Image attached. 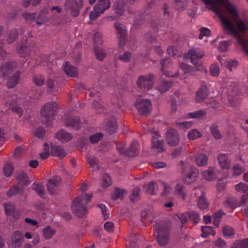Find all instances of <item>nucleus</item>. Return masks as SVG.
Instances as JSON below:
<instances>
[{
    "mask_svg": "<svg viewBox=\"0 0 248 248\" xmlns=\"http://www.w3.org/2000/svg\"><path fill=\"white\" fill-rule=\"evenodd\" d=\"M219 18L226 33L237 38L238 42L248 56V41H245L241 37V33L248 31V25L239 17L236 7L230 3L225 9V13Z\"/></svg>",
    "mask_w": 248,
    "mask_h": 248,
    "instance_id": "obj_1",
    "label": "nucleus"
},
{
    "mask_svg": "<svg viewBox=\"0 0 248 248\" xmlns=\"http://www.w3.org/2000/svg\"><path fill=\"white\" fill-rule=\"evenodd\" d=\"M92 198V194H82L75 198L71 204L73 213L78 217H83L87 212V204Z\"/></svg>",
    "mask_w": 248,
    "mask_h": 248,
    "instance_id": "obj_2",
    "label": "nucleus"
},
{
    "mask_svg": "<svg viewBox=\"0 0 248 248\" xmlns=\"http://www.w3.org/2000/svg\"><path fill=\"white\" fill-rule=\"evenodd\" d=\"M154 234L158 244L164 246L169 243L170 233V225L165 222H158L154 225Z\"/></svg>",
    "mask_w": 248,
    "mask_h": 248,
    "instance_id": "obj_3",
    "label": "nucleus"
},
{
    "mask_svg": "<svg viewBox=\"0 0 248 248\" xmlns=\"http://www.w3.org/2000/svg\"><path fill=\"white\" fill-rule=\"evenodd\" d=\"M57 108V104L55 102H48L44 105L41 109L43 121L47 123L52 122L54 119Z\"/></svg>",
    "mask_w": 248,
    "mask_h": 248,
    "instance_id": "obj_4",
    "label": "nucleus"
},
{
    "mask_svg": "<svg viewBox=\"0 0 248 248\" xmlns=\"http://www.w3.org/2000/svg\"><path fill=\"white\" fill-rule=\"evenodd\" d=\"M155 80V76L152 73L139 77L136 83L138 87L142 92H146L152 89Z\"/></svg>",
    "mask_w": 248,
    "mask_h": 248,
    "instance_id": "obj_5",
    "label": "nucleus"
},
{
    "mask_svg": "<svg viewBox=\"0 0 248 248\" xmlns=\"http://www.w3.org/2000/svg\"><path fill=\"white\" fill-rule=\"evenodd\" d=\"M205 4L211 5L212 11L219 17L225 13V10L230 3L228 0H202Z\"/></svg>",
    "mask_w": 248,
    "mask_h": 248,
    "instance_id": "obj_6",
    "label": "nucleus"
},
{
    "mask_svg": "<svg viewBox=\"0 0 248 248\" xmlns=\"http://www.w3.org/2000/svg\"><path fill=\"white\" fill-rule=\"evenodd\" d=\"M83 6L82 0H66L64 9L73 16H78Z\"/></svg>",
    "mask_w": 248,
    "mask_h": 248,
    "instance_id": "obj_7",
    "label": "nucleus"
},
{
    "mask_svg": "<svg viewBox=\"0 0 248 248\" xmlns=\"http://www.w3.org/2000/svg\"><path fill=\"white\" fill-rule=\"evenodd\" d=\"M135 106L142 115H148L152 110V104L148 99H138L135 103Z\"/></svg>",
    "mask_w": 248,
    "mask_h": 248,
    "instance_id": "obj_8",
    "label": "nucleus"
},
{
    "mask_svg": "<svg viewBox=\"0 0 248 248\" xmlns=\"http://www.w3.org/2000/svg\"><path fill=\"white\" fill-rule=\"evenodd\" d=\"M204 56L203 51L200 48H194L190 49L187 54L184 55V58L190 59V62L193 64L198 63L199 61Z\"/></svg>",
    "mask_w": 248,
    "mask_h": 248,
    "instance_id": "obj_9",
    "label": "nucleus"
},
{
    "mask_svg": "<svg viewBox=\"0 0 248 248\" xmlns=\"http://www.w3.org/2000/svg\"><path fill=\"white\" fill-rule=\"evenodd\" d=\"M150 133L152 134L151 138L152 147L158 153L164 151V141L159 139L160 135L159 133L153 130H151Z\"/></svg>",
    "mask_w": 248,
    "mask_h": 248,
    "instance_id": "obj_10",
    "label": "nucleus"
},
{
    "mask_svg": "<svg viewBox=\"0 0 248 248\" xmlns=\"http://www.w3.org/2000/svg\"><path fill=\"white\" fill-rule=\"evenodd\" d=\"M166 141L171 146H176L179 143L180 137L178 132L174 129L168 130L166 134Z\"/></svg>",
    "mask_w": 248,
    "mask_h": 248,
    "instance_id": "obj_11",
    "label": "nucleus"
},
{
    "mask_svg": "<svg viewBox=\"0 0 248 248\" xmlns=\"http://www.w3.org/2000/svg\"><path fill=\"white\" fill-rule=\"evenodd\" d=\"M24 240V236L21 232L16 231L11 238V245L13 248H20Z\"/></svg>",
    "mask_w": 248,
    "mask_h": 248,
    "instance_id": "obj_12",
    "label": "nucleus"
},
{
    "mask_svg": "<svg viewBox=\"0 0 248 248\" xmlns=\"http://www.w3.org/2000/svg\"><path fill=\"white\" fill-rule=\"evenodd\" d=\"M209 91L205 84H202L200 88L196 91L195 100L198 103H202L208 97Z\"/></svg>",
    "mask_w": 248,
    "mask_h": 248,
    "instance_id": "obj_13",
    "label": "nucleus"
},
{
    "mask_svg": "<svg viewBox=\"0 0 248 248\" xmlns=\"http://www.w3.org/2000/svg\"><path fill=\"white\" fill-rule=\"evenodd\" d=\"M66 127H71L76 130H79L81 128V122L78 116L70 117L64 121Z\"/></svg>",
    "mask_w": 248,
    "mask_h": 248,
    "instance_id": "obj_14",
    "label": "nucleus"
},
{
    "mask_svg": "<svg viewBox=\"0 0 248 248\" xmlns=\"http://www.w3.org/2000/svg\"><path fill=\"white\" fill-rule=\"evenodd\" d=\"M24 37L23 38L22 43L17 45L16 50L21 57H25L27 56L31 49V44L28 45L27 42L23 43Z\"/></svg>",
    "mask_w": 248,
    "mask_h": 248,
    "instance_id": "obj_15",
    "label": "nucleus"
},
{
    "mask_svg": "<svg viewBox=\"0 0 248 248\" xmlns=\"http://www.w3.org/2000/svg\"><path fill=\"white\" fill-rule=\"evenodd\" d=\"M114 27L117 30L118 37L119 39V46L122 47L125 43V31L123 29V25L119 22L115 23Z\"/></svg>",
    "mask_w": 248,
    "mask_h": 248,
    "instance_id": "obj_16",
    "label": "nucleus"
},
{
    "mask_svg": "<svg viewBox=\"0 0 248 248\" xmlns=\"http://www.w3.org/2000/svg\"><path fill=\"white\" fill-rule=\"evenodd\" d=\"M129 0H118L114 6L115 13L122 16L125 13Z\"/></svg>",
    "mask_w": 248,
    "mask_h": 248,
    "instance_id": "obj_17",
    "label": "nucleus"
},
{
    "mask_svg": "<svg viewBox=\"0 0 248 248\" xmlns=\"http://www.w3.org/2000/svg\"><path fill=\"white\" fill-rule=\"evenodd\" d=\"M218 164L222 169H229L231 167V160L227 154L219 153L217 156Z\"/></svg>",
    "mask_w": 248,
    "mask_h": 248,
    "instance_id": "obj_18",
    "label": "nucleus"
},
{
    "mask_svg": "<svg viewBox=\"0 0 248 248\" xmlns=\"http://www.w3.org/2000/svg\"><path fill=\"white\" fill-rule=\"evenodd\" d=\"M60 179L59 177L55 176L48 181L47 187L50 194L52 195L55 193L59 185Z\"/></svg>",
    "mask_w": 248,
    "mask_h": 248,
    "instance_id": "obj_19",
    "label": "nucleus"
},
{
    "mask_svg": "<svg viewBox=\"0 0 248 248\" xmlns=\"http://www.w3.org/2000/svg\"><path fill=\"white\" fill-rule=\"evenodd\" d=\"M174 193L177 197L185 200L187 197V191L182 183H178L175 186Z\"/></svg>",
    "mask_w": 248,
    "mask_h": 248,
    "instance_id": "obj_20",
    "label": "nucleus"
},
{
    "mask_svg": "<svg viewBox=\"0 0 248 248\" xmlns=\"http://www.w3.org/2000/svg\"><path fill=\"white\" fill-rule=\"evenodd\" d=\"M48 12L46 9H43L38 14L36 17L35 24L38 26H41L46 22L49 20L48 16Z\"/></svg>",
    "mask_w": 248,
    "mask_h": 248,
    "instance_id": "obj_21",
    "label": "nucleus"
},
{
    "mask_svg": "<svg viewBox=\"0 0 248 248\" xmlns=\"http://www.w3.org/2000/svg\"><path fill=\"white\" fill-rule=\"evenodd\" d=\"M55 137L62 142H67L73 138L71 134L68 133L62 129L60 130L55 134Z\"/></svg>",
    "mask_w": 248,
    "mask_h": 248,
    "instance_id": "obj_22",
    "label": "nucleus"
},
{
    "mask_svg": "<svg viewBox=\"0 0 248 248\" xmlns=\"http://www.w3.org/2000/svg\"><path fill=\"white\" fill-rule=\"evenodd\" d=\"M223 205L225 207L231 209H234L240 206L239 201L234 197H227L223 202Z\"/></svg>",
    "mask_w": 248,
    "mask_h": 248,
    "instance_id": "obj_23",
    "label": "nucleus"
},
{
    "mask_svg": "<svg viewBox=\"0 0 248 248\" xmlns=\"http://www.w3.org/2000/svg\"><path fill=\"white\" fill-rule=\"evenodd\" d=\"M139 144L136 141H133L129 148L125 151V155L128 156L134 157L139 153Z\"/></svg>",
    "mask_w": 248,
    "mask_h": 248,
    "instance_id": "obj_24",
    "label": "nucleus"
},
{
    "mask_svg": "<svg viewBox=\"0 0 248 248\" xmlns=\"http://www.w3.org/2000/svg\"><path fill=\"white\" fill-rule=\"evenodd\" d=\"M65 74L69 77H77L78 75L77 68L73 65H70L68 62H66L63 67Z\"/></svg>",
    "mask_w": 248,
    "mask_h": 248,
    "instance_id": "obj_25",
    "label": "nucleus"
},
{
    "mask_svg": "<svg viewBox=\"0 0 248 248\" xmlns=\"http://www.w3.org/2000/svg\"><path fill=\"white\" fill-rule=\"evenodd\" d=\"M16 67V63L13 62H7L1 66V71L3 76L11 74Z\"/></svg>",
    "mask_w": 248,
    "mask_h": 248,
    "instance_id": "obj_26",
    "label": "nucleus"
},
{
    "mask_svg": "<svg viewBox=\"0 0 248 248\" xmlns=\"http://www.w3.org/2000/svg\"><path fill=\"white\" fill-rule=\"evenodd\" d=\"M32 189L35 191L37 195L41 198H43L46 193V190L42 183L34 182L31 185Z\"/></svg>",
    "mask_w": 248,
    "mask_h": 248,
    "instance_id": "obj_27",
    "label": "nucleus"
},
{
    "mask_svg": "<svg viewBox=\"0 0 248 248\" xmlns=\"http://www.w3.org/2000/svg\"><path fill=\"white\" fill-rule=\"evenodd\" d=\"M51 155L54 156H58L60 159L63 158L66 153L60 146L51 145Z\"/></svg>",
    "mask_w": 248,
    "mask_h": 248,
    "instance_id": "obj_28",
    "label": "nucleus"
},
{
    "mask_svg": "<svg viewBox=\"0 0 248 248\" xmlns=\"http://www.w3.org/2000/svg\"><path fill=\"white\" fill-rule=\"evenodd\" d=\"M117 128V123L114 119L109 120L106 125V130L109 134L115 133Z\"/></svg>",
    "mask_w": 248,
    "mask_h": 248,
    "instance_id": "obj_29",
    "label": "nucleus"
},
{
    "mask_svg": "<svg viewBox=\"0 0 248 248\" xmlns=\"http://www.w3.org/2000/svg\"><path fill=\"white\" fill-rule=\"evenodd\" d=\"M20 72L16 71L9 78L7 85L9 88H14L18 83L20 78Z\"/></svg>",
    "mask_w": 248,
    "mask_h": 248,
    "instance_id": "obj_30",
    "label": "nucleus"
},
{
    "mask_svg": "<svg viewBox=\"0 0 248 248\" xmlns=\"http://www.w3.org/2000/svg\"><path fill=\"white\" fill-rule=\"evenodd\" d=\"M18 36V31L15 29H12L7 32L6 39V42L9 44L13 43L17 39Z\"/></svg>",
    "mask_w": 248,
    "mask_h": 248,
    "instance_id": "obj_31",
    "label": "nucleus"
},
{
    "mask_svg": "<svg viewBox=\"0 0 248 248\" xmlns=\"http://www.w3.org/2000/svg\"><path fill=\"white\" fill-rule=\"evenodd\" d=\"M110 6L109 0H99L94 6L95 9L99 10L102 14Z\"/></svg>",
    "mask_w": 248,
    "mask_h": 248,
    "instance_id": "obj_32",
    "label": "nucleus"
},
{
    "mask_svg": "<svg viewBox=\"0 0 248 248\" xmlns=\"http://www.w3.org/2000/svg\"><path fill=\"white\" fill-rule=\"evenodd\" d=\"M157 186V184L155 182L151 181L148 184L145 185L144 188L146 192L150 194L155 195Z\"/></svg>",
    "mask_w": 248,
    "mask_h": 248,
    "instance_id": "obj_33",
    "label": "nucleus"
},
{
    "mask_svg": "<svg viewBox=\"0 0 248 248\" xmlns=\"http://www.w3.org/2000/svg\"><path fill=\"white\" fill-rule=\"evenodd\" d=\"M188 172L186 174V178L189 179V183L194 181L198 175V170L193 166L188 167Z\"/></svg>",
    "mask_w": 248,
    "mask_h": 248,
    "instance_id": "obj_34",
    "label": "nucleus"
},
{
    "mask_svg": "<svg viewBox=\"0 0 248 248\" xmlns=\"http://www.w3.org/2000/svg\"><path fill=\"white\" fill-rule=\"evenodd\" d=\"M170 59L169 58H166L161 60L160 61V63L161 65V70L164 75L167 77H169L170 75L166 69H168L170 65Z\"/></svg>",
    "mask_w": 248,
    "mask_h": 248,
    "instance_id": "obj_35",
    "label": "nucleus"
},
{
    "mask_svg": "<svg viewBox=\"0 0 248 248\" xmlns=\"http://www.w3.org/2000/svg\"><path fill=\"white\" fill-rule=\"evenodd\" d=\"M208 157L204 154H200L195 156V161L199 167L204 166L207 164Z\"/></svg>",
    "mask_w": 248,
    "mask_h": 248,
    "instance_id": "obj_36",
    "label": "nucleus"
},
{
    "mask_svg": "<svg viewBox=\"0 0 248 248\" xmlns=\"http://www.w3.org/2000/svg\"><path fill=\"white\" fill-rule=\"evenodd\" d=\"M197 190H199L201 192V196L197 202L198 206L202 210H205L207 208L208 204L205 200L204 193L199 188H197Z\"/></svg>",
    "mask_w": 248,
    "mask_h": 248,
    "instance_id": "obj_37",
    "label": "nucleus"
},
{
    "mask_svg": "<svg viewBox=\"0 0 248 248\" xmlns=\"http://www.w3.org/2000/svg\"><path fill=\"white\" fill-rule=\"evenodd\" d=\"M94 51L96 59L99 61H103L106 55V51L102 47L94 46H93Z\"/></svg>",
    "mask_w": 248,
    "mask_h": 248,
    "instance_id": "obj_38",
    "label": "nucleus"
},
{
    "mask_svg": "<svg viewBox=\"0 0 248 248\" xmlns=\"http://www.w3.org/2000/svg\"><path fill=\"white\" fill-rule=\"evenodd\" d=\"M203 178L207 181H211L216 178L214 173V168L209 167L208 170H205L202 173Z\"/></svg>",
    "mask_w": 248,
    "mask_h": 248,
    "instance_id": "obj_39",
    "label": "nucleus"
},
{
    "mask_svg": "<svg viewBox=\"0 0 248 248\" xmlns=\"http://www.w3.org/2000/svg\"><path fill=\"white\" fill-rule=\"evenodd\" d=\"M171 86V82L165 80H162L157 87L159 92L161 93L167 92Z\"/></svg>",
    "mask_w": 248,
    "mask_h": 248,
    "instance_id": "obj_40",
    "label": "nucleus"
},
{
    "mask_svg": "<svg viewBox=\"0 0 248 248\" xmlns=\"http://www.w3.org/2000/svg\"><path fill=\"white\" fill-rule=\"evenodd\" d=\"M43 236L46 240L51 239L55 233V230L49 226H46L43 229Z\"/></svg>",
    "mask_w": 248,
    "mask_h": 248,
    "instance_id": "obj_41",
    "label": "nucleus"
},
{
    "mask_svg": "<svg viewBox=\"0 0 248 248\" xmlns=\"http://www.w3.org/2000/svg\"><path fill=\"white\" fill-rule=\"evenodd\" d=\"M22 16L30 24H31L34 21H36V14L35 13L25 12L23 13Z\"/></svg>",
    "mask_w": 248,
    "mask_h": 248,
    "instance_id": "obj_42",
    "label": "nucleus"
},
{
    "mask_svg": "<svg viewBox=\"0 0 248 248\" xmlns=\"http://www.w3.org/2000/svg\"><path fill=\"white\" fill-rule=\"evenodd\" d=\"M175 7L179 11H183L187 7V0H174Z\"/></svg>",
    "mask_w": 248,
    "mask_h": 248,
    "instance_id": "obj_43",
    "label": "nucleus"
},
{
    "mask_svg": "<svg viewBox=\"0 0 248 248\" xmlns=\"http://www.w3.org/2000/svg\"><path fill=\"white\" fill-rule=\"evenodd\" d=\"M141 216L142 218L147 219L151 222L152 221L155 217V215L150 210H143L141 213Z\"/></svg>",
    "mask_w": 248,
    "mask_h": 248,
    "instance_id": "obj_44",
    "label": "nucleus"
},
{
    "mask_svg": "<svg viewBox=\"0 0 248 248\" xmlns=\"http://www.w3.org/2000/svg\"><path fill=\"white\" fill-rule=\"evenodd\" d=\"M206 114L205 110H198L193 112H190L188 114V116L192 118L200 119L204 117Z\"/></svg>",
    "mask_w": 248,
    "mask_h": 248,
    "instance_id": "obj_45",
    "label": "nucleus"
},
{
    "mask_svg": "<svg viewBox=\"0 0 248 248\" xmlns=\"http://www.w3.org/2000/svg\"><path fill=\"white\" fill-rule=\"evenodd\" d=\"M125 192L124 189L116 188L111 193V197L113 200H117L119 198H122Z\"/></svg>",
    "mask_w": 248,
    "mask_h": 248,
    "instance_id": "obj_46",
    "label": "nucleus"
},
{
    "mask_svg": "<svg viewBox=\"0 0 248 248\" xmlns=\"http://www.w3.org/2000/svg\"><path fill=\"white\" fill-rule=\"evenodd\" d=\"M16 178L20 182H22L25 185H27L29 184V177L28 175L24 172L19 173L17 175Z\"/></svg>",
    "mask_w": 248,
    "mask_h": 248,
    "instance_id": "obj_47",
    "label": "nucleus"
},
{
    "mask_svg": "<svg viewBox=\"0 0 248 248\" xmlns=\"http://www.w3.org/2000/svg\"><path fill=\"white\" fill-rule=\"evenodd\" d=\"M112 181L109 175L104 174L101 180V186L103 187H107L111 185Z\"/></svg>",
    "mask_w": 248,
    "mask_h": 248,
    "instance_id": "obj_48",
    "label": "nucleus"
},
{
    "mask_svg": "<svg viewBox=\"0 0 248 248\" xmlns=\"http://www.w3.org/2000/svg\"><path fill=\"white\" fill-rule=\"evenodd\" d=\"M140 189L139 187H136L132 191L130 199L132 202L138 201L140 198Z\"/></svg>",
    "mask_w": 248,
    "mask_h": 248,
    "instance_id": "obj_49",
    "label": "nucleus"
},
{
    "mask_svg": "<svg viewBox=\"0 0 248 248\" xmlns=\"http://www.w3.org/2000/svg\"><path fill=\"white\" fill-rule=\"evenodd\" d=\"M93 46H98L103 44V40L102 34L99 32L94 33L93 37Z\"/></svg>",
    "mask_w": 248,
    "mask_h": 248,
    "instance_id": "obj_50",
    "label": "nucleus"
},
{
    "mask_svg": "<svg viewBox=\"0 0 248 248\" xmlns=\"http://www.w3.org/2000/svg\"><path fill=\"white\" fill-rule=\"evenodd\" d=\"M202 136L201 133L196 129H192L188 132L187 137L190 140H194Z\"/></svg>",
    "mask_w": 248,
    "mask_h": 248,
    "instance_id": "obj_51",
    "label": "nucleus"
},
{
    "mask_svg": "<svg viewBox=\"0 0 248 248\" xmlns=\"http://www.w3.org/2000/svg\"><path fill=\"white\" fill-rule=\"evenodd\" d=\"M210 131L212 135L217 140H219L221 138L222 136L218 129L217 126L216 125L213 124L210 127Z\"/></svg>",
    "mask_w": 248,
    "mask_h": 248,
    "instance_id": "obj_52",
    "label": "nucleus"
},
{
    "mask_svg": "<svg viewBox=\"0 0 248 248\" xmlns=\"http://www.w3.org/2000/svg\"><path fill=\"white\" fill-rule=\"evenodd\" d=\"M224 215L225 213L222 211V210H220L215 213L213 217L214 219V224L215 226L217 227L218 226L220 218H222L223 216Z\"/></svg>",
    "mask_w": 248,
    "mask_h": 248,
    "instance_id": "obj_53",
    "label": "nucleus"
},
{
    "mask_svg": "<svg viewBox=\"0 0 248 248\" xmlns=\"http://www.w3.org/2000/svg\"><path fill=\"white\" fill-rule=\"evenodd\" d=\"M160 186L163 188V191L161 195L163 196H166L171 191V189L169 185L163 182L160 183Z\"/></svg>",
    "mask_w": 248,
    "mask_h": 248,
    "instance_id": "obj_54",
    "label": "nucleus"
},
{
    "mask_svg": "<svg viewBox=\"0 0 248 248\" xmlns=\"http://www.w3.org/2000/svg\"><path fill=\"white\" fill-rule=\"evenodd\" d=\"M189 166L187 162L183 160H181L178 165V169L182 173L186 172Z\"/></svg>",
    "mask_w": 248,
    "mask_h": 248,
    "instance_id": "obj_55",
    "label": "nucleus"
},
{
    "mask_svg": "<svg viewBox=\"0 0 248 248\" xmlns=\"http://www.w3.org/2000/svg\"><path fill=\"white\" fill-rule=\"evenodd\" d=\"M188 212H185L178 215V217L182 223V228L187 223L189 219Z\"/></svg>",
    "mask_w": 248,
    "mask_h": 248,
    "instance_id": "obj_56",
    "label": "nucleus"
},
{
    "mask_svg": "<svg viewBox=\"0 0 248 248\" xmlns=\"http://www.w3.org/2000/svg\"><path fill=\"white\" fill-rule=\"evenodd\" d=\"M222 231L225 236H231L234 233L233 228L228 226L223 227L222 229Z\"/></svg>",
    "mask_w": 248,
    "mask_h": 248,
    "instance_id": "obj_57",
    "label": "nucleus"
},
{
    "mask_svg": "<svg viewBox=\"0 0 248 248\" xmlns=\"http://www.w3.org/2000/svg\"><path fill=\"white\" fill-rule=\"evenodd\" d=\"M5 209L7 215H13L16 210L14 205L11 203H7L5 204Z\"/></svg>",
    "mask_w": 248,
    "mask_h": 248,
    "instance_id": "obj_58",
    "label": "nucleus"
},
{
    "mask_svg": "<svg viewBox=\"0 0 248 248\" xmlns=\"http://www.w3.org/2000/svg\"><path fill=\"white\" fill-rule=\"evenodd\" d=\"M219 73V68L217 64H212L210 67V73L214 77H217Z\"/></svg>",
    "mask_w": 248,
    "mask_h": 248,
    "instance_id": "obj_59",
    "label": "nucleus"
},
{
    "mask_svg": "<svg viewBox=\"0 0 248 248\" xmlns=\"http://www.w3.org/2000/svg\"><path fill=\"white\" fill-rule=\"evenodd\" d=\"M118 58L124 62H128L131 58V54L129 52L125 51L122 55H120Z\"/></svg>",
    "mask_w": 248,
    "mask_h": 248,
    "instance_id": "obj_60",
    "label": "nucleus"
},
{
    "mask_svg": "<svg viewBox=\"0 0 248 248\" xmlns=\"http://www.w3.org/2000/svg\"><path fill=\"white\" fill-rule=\"evenodd\" d=\"M236 190L240 192L246 193L248 190V187L246 184L240 182L235 186Z\"/></svg>",
    "mask_w": 248,
    "mask_h": 248,
    "instance_id": "obj_61",
    "label": "nucleus"
},
{
    "mask_svg": "<svg viewBox=\"0 0 248 248\" xmlns=\"http://www.w3.org/2000/svg\"><path fill=\"white\" fill-rule=\"evenodd\" d=\"M33 81L36 85L41 86L44 84L45 78L42 75H38L33 78Z\"/></svg>",
    "mask_w": 248,
    "mask_h": 248,
    "instance_id": "obj_62",
    "label": "nucleus"
},
{
    "mask_svg": "<svg viewBox=\"0 0 248 248\" xmlns=\"http://www.w3.org/2000/svg\"><path fill=\"white\" fill-rule=\"evenodd\" d=\"M14 171V168L11 164H7L3 168V172L6 176H10Z\"/></svg>",
    "mask_w": 248,
    "mask_h": 248,
    "instance_id": "obj_63",
    "label": "nucleus"
},
{
    "mask_svg": "<svg viewBox=\"0 0 248 248\" xmlns=\"http://www.w3.org/2000/svg\"><path fill=\"white\" fill-rule=\"evenodd\" d=\"M103 137L101 133H98L90 137V140L91 143H95L98 142Z\"/></svg>",
    "mask_w": 248,
    "mask_h": 248,
    "instance_id": "obj_64",
    "label": "nucleus"
}]
</instances>
